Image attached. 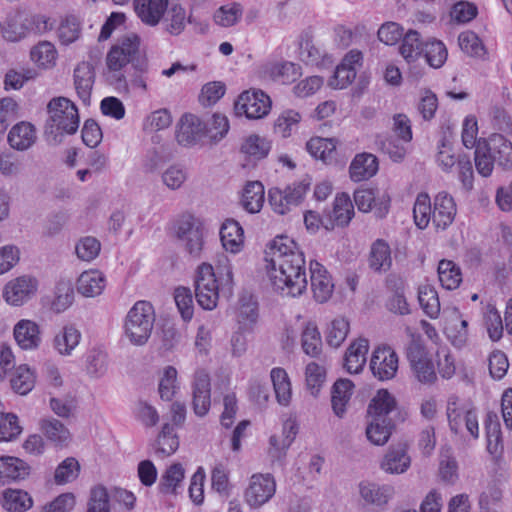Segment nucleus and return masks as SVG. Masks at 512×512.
<instances>
[{
	"label": "nucleus",
	"mask_w": 512,
	"mask_h": 512,
	"mask_svg": "<svg viewBox=\"0 0 512 512\" xmlns=\"http://www.w3.org/2000/svg\"><path fill=\"white\" fill-rule=\"evenodd\" d=\"M269 279L275 290L296 297L307 288L305 258L297 243L288 236H278L266 251Z\"/></svg>",
	"instance_id": "nucleus-1"
},
{
	"label": "nucleus",
	"mask_w": 512,
	"mask_h": 512,
	"mask_svg": "<svg viewBox=\"0 0 512 512\" xmlns=\"http://www.w3.org/2000/svg\"><path fill=\"white\" fill-rule=\"evenodd\" d=\"M494 164L503 170L512 169V142L499 133L479 140L475 150V166L480 175L490 176Z\"/></svg>",
	"instance_id": "nucleus-2"
},
{
	"label": "nucleus",
	"mask_w": 512,
	"mask_h": 512,
	"mask_svg": "<svg viewBox=\"0 0 512 512\" xmlns=\"http://www.w3.org/2000/svg\"><path fill=\"white\" fill-rule=\"evenodd\" d=\"M396 405L394 397L387 390H379L368 406L369 421L366 427L367 439L374 445L388 442L394 427L389 414Z\"/></svg>",
	"instance_id": "nucleus-3"
},
{
	"label": "nucleus",
	"mask_w": 512,
	"mask_h": 512,
	"mask_svg": "<svg viewBox=\"0 0 512 512\" xmlns=\"http://www.w3.org/2000/svg\"><path fill=\"white\" fill-rule=\"evenodd\" d=\"M155 311L145 300L137 301L128 311L124 320V335L135 346H143L152 334Z\"/></svg>",
	"instance_id": "nucleus-4"
},
{
	"label": "nucleus",
	"mask_w": 512,
	"mask_h": 512,
	"mask_svg": "<svg viewBox=\"0 0 512 512\" xmlns=\"http://www.w3.org/2000/svg\"><path fill=\"white\" fill-rule=\"evenodd\" d=\"M49 125L63 134H74L79 128V113L76 105L66 97H54L47 105Z\"/></svg>",
	"instance_id": "nucleus-5"
},
{
	"label": "nucleus",
	"mask_w": 512,
	"mask_h": 512,
	"mask_svg": "<svg viewBox=\"0 0 512 512\" xmlns=\"http://www.w3.org/2000/svg\"><path fill=\"white\" fill-rule=\"evenodd\" d=\"M310 185V179L305 178L284 188H271L268 191V201L272 210L279 215L289 213L303 201Z\"/></svg>",
	"instance_id": "nucleus-6"
},
{
	"label": "nucleus",
	"mask_w": 512,
	"mask_h": 512,
	"mask_svg": "<svg viewBox=\"0 0 512 512\" xmlns=\"http://www.w3.org/2000/svg\"><path fill=\"white\" fill-rule=\"evenodd\" d=\"M176 237L182 242L184 250L192 258L199 259L204 248L203 228L192 214L181 215L175 223Z\"/></svg>",
	"instance_id": "nucleus-7"
},
{
	"label": "nucleus",
	"mask_w": 512,
	"mask_h": 512,
	"mask_svg": "<svg viewBox=\"0 0 512 512\" xmlns=\"http://www.w3.org/2000/svg\"><path fill=\"white\" fill-rule=\"evenodd\" d=\"M276 487L272 474L255 473L244 490V501L251 509H260L274 497Z\"/></svg>",
	"instance_id": "nucleus-8"
},
{
	"label": "nucleus",
	"mask_w": 512,
	"mask_h": 512,
	"mask_svg": "<svg viewBox=\"0 0 512 512\" xmlns=\"http://www.w3.org/2000/svg\"><path fill=\"white\" fill-rule=\"evenodd\" d=\"M272 101L265 92L259 89H250L242 92L234 103L237 116L245 115L248 119H262L271 110Z\"/></svg>",
	"instance_id": "nucleus-9"
},
{
	"label": "nucleus",
	"mask_w": 512,
	"mask_h": 512,
	"mask_svg": "<svg viewBox=\"0 0 512 512\" xmlns=\"http://www.w3.org/2000/svg\"><path fill=\"white\" fill-rule=\"evenodd\" d=\"M198 304L205 310H213L219 299V286L213 267L208 263L199 266L195 281Z\"/></svg>",
	"instance_id": "nucleus-10"
},
{
	"label": "nucleus",
	"mask_w": 512,
	"mask_h": 512,
	"mask_svg": "<svg viewBox=\"0 0 512 512\" xmlns=\"http://www.w3.org/2000/svg\"><path fill=\"white\" fill-rule=\"evenodd\" d=\"M370 369L375 378L380 381L395 377L398 370V356L389 346L377 347L370 359Z\"/></svg>",
	"instance_id": "nucleus-11"
},
{
	"label": "nucleus",
	"mask_w": 512,
	"mask_h": 512,
	"mask_svg": "<svg viewBox=\"0 0 512 512\" xmlns=\"http://www.w3.org/2000/svg\"><path fill=\"white\" fill-rule=\"evenodd\" d=\"M38 288V282L30 276L10 280L3 289L4 300L12 306H21L31 299Z\"/></svg>",
	"instance_id": "nucleus-12"
},
{
	"label": "nucleus",
	"mask_w": 512,
	"mask_h": 512,
	"mask_svg": "<svg viewBox=\"0 0 512 512\" xmlns=\"http://www.w3.org/2000/svg\"><path fill=\"white\" fill-rule=\"evenodd\" d=\"M362 59L360 51H349L336 67L334 75L329 80V86L334 89H344L350 85L357 75V69L361 66Z\"/></svg>",
	"instance_id": "nucleus-13"
},
{
	"label": "nucleus",
	"mask_w": 512,
	"mask_h": 512,
	"mask_svg": "<svg viewBox=\"0 0 512 512\" xmlns=\"http://www.w3.org/2000/svg\"><path fill=\"white\" fill-rule=\"evenodd\" d=\"M432 205V224L437 230L447 229L453 223L457 213L453 197L446 191H441L434 197Z\"/></svg>",
	"instance_id": "nucleus-14"
},
{
	"label": "nucleus",
	"mask_w": 512,
	"mask_h": 512,
	"mask_svg": "<svg viewBox=\"0 0 512 512\" xmlns=\"http://www.w3.org/2000/svg\"><path fill=\"white\" fill-rule=\"evenodd\" d=\"M193 410L196 415L204 416L211 405L210 377L205 370H197L192 384Z\"/></svg>",
	"instance_id": "nucleus-15"
},
{
	"label": "nucleus",
	"mask_w": 512,
	"mask_h": 512,
	"mask_svg": "<svg viewBox=\"0 0 512 512\" xmlns=\"http://www.w3.org/2000/svg\"><path fill=\"white\" fill-rule=\"evenodd\" d=\"M205 136V125L194 114H184L177 126L176 139L182 146H193Z\"/></svg>",
	"instance_id": "nucleus-16"
},
{
	"label": "nucleus",
	"mask_w": 512,
	"mask_h": 512,
	"mask_svg": "<svg viewBox=\"0 0 512 512\" xmlns=\"http://www.w3.org/2000/svg\"><path fill=\"white\" fill-rule=\"evenodd\" d=\"M361 499L375 507H384L394 496V488L388 484H378L371 481H362L358 485Z\"/></svg>",
	"instance_id": "nucleus-17"
},
{
	"label": "nucleus",
	"mask_w": 512,
	"mask_h": 512,
	"mask_svg": "<svg viewBox=\"0 0 512 512\" xmlns=\"http://www.w3.org/2000/svg\"><path fill=\"white\" fill-rule=\"evenodd\" d=\"M13 335L18 346L23 350H35L41 344L39 325L29 319L19 320L14 328Z\"/></svg>",
	"instance_id": "nucleus-18"
},
{
	"label": "nucleus",
	"mask_w": 512,
	"mask_h": 512,
	"mask_svg": "<svg viewBox=\"0 0 512 512\" xmlns=\"http://www.w3.org/2000/svg\"><path fill=\"white\" fill-rule=\"evenodd\" d=\"M311 287L314 298L320 302H326L332 295L334 284L325 267L317 262H310Z\"/></svg>",
	"instance_id": "nucleus-19"
},
{
	"label": "nucleus",
	"mask_w": 512,
	"mask_h": 512,
	"mask_svg": "<svg viewBox=\"0 0 512 512\" xmlns=\"http://www.w3.org/2000/svg\"><path fill=\"white\" fill-rule=\"evenodd\" d=\"M168 0H134V10L145 24L154 27L163 19L168 9Z\"/></svg>",
	"instance_id": "nucleus-20"
},
{
	"label": "nucleus",
	"mask_w": 512,
	"mask_h": 512,
	"mask_svg": "<svg viewBox=\"0 0 512 512\" xmlns=\"http://www.w3.org/2000/svg\"><path fill=\"white\" fill-rule=\"evenodd\" d=\"M354 202L359 211L367 213L373 210L377 218H384L389 211V199L377 200L372 189H357Z\"/></svg>",
	"instance_id": "nucleus-21"
},
{
	"label": "nucleus",
	"mask_w": 512,
	"mask_h": 512,
	"mask_svg": "<svg viewBox=\"0 0 512 512\" xmlns=\"http://www.w3.org/2000/svg\"><path fill=\"white\" fill-rule=\"evenodd\" d=\"M30 14L16 11L10 14L2 27V36L9 42H18L24 39L30 31Z\"/></svg>",
	"instance_id": "nucleus-22"
},
{
	"label": "nucleus",
	"mask_w": 512,
	"mask_h": 512,
	"mask_svg": "<svg viewBox=\"0 0 512 512\" xmlns=\"http://www.w3.org/2000/svg\"><path fill=\"white\" fill-rule=\"evenodd\" d=\"M236 317L239 330L250 332L254 329L259 313L257 300L251 294L245 293L241 295Z\"/></svg>",
	"instance_id": "nucleus-23"
},
{
	"label": "nucleus",
	"mask_w": 512,
	"mask_h": 512,
	"mask_svg": "<svg viewBox=\"0 0 512 512\" xmlns=\"http://www.w3.org/2000/svg\"><path fill=\"white\" fill-rule=\"evenodd\" d=\"M411 459L404 444L391 446L385 454L381 468L389 474H402L410 467Z\"/></svg>",
	"instance_id": "nucleus-24"
},
{
	"label": "nucleus",
	"mask_w": 512,
	"mask_h": 512,
	"mask_svg": "<svg viewBox=\"0 0 512 512\" xmlns=\"http://www.w3.org/2000/svg\"><path fill=\"white\" fill-rule=\"evenodd\" d=\"M94 70L88 62L79 63L74 69V86L83 104L89 105L94 84Z\"/></svg>",
	"instance_id": "nucleus-25"
},
{
	"label": "nucleus",
	"mask_w": 512,
	"mask_h": 512,
	"mask_svg": "<svg viewBox=\"0 0 512 512\" xmlns=\"http://www.w3.org/2000/svg\"><path fill=\"white\" fill-rule=\"evenodd\" d=\"M36 129L29 122H19L14 125L8 134L9 145L18 151L28 150L36 142Z\"/></svg>",
	"instance_id": "nucleus-26"
},
{
	"label": "nucleus",
	"mask_w": 512,
	"mask_h": 512,
	"mask_svg": "<svg viewBox=\"0 0 512 512\" xmlns=\"http://www.w3.org/2000/svg\"><path fill=\"white\" fill-rule=\"evenodd\" d=\"M220 239L226 251L239 253L244 245L243 228L237 221L227 219L220 228Z\"/></svg>",
	"instance_id": "nucleus-27"
},
{
	"label": "nucleus",
	"mask_w": 512,
	"mask_h": 512,
	"mask_svg": "<svg viewBox=\"0 0 512 512\" xmlns=\"http://www.w3.org/2000/svg\"><path fill=\"white\" fill-rule=\"evenodd\" d=\"M484 427L487 439V451L495 457L500 456L503 453L504 444L497 413L489 411L486 414Z\"/></svg>",
	"instance_id": "nucleus-28"
},
{
	"label": "nucleus",
	"mask_w": 512,
	"mask_h": 512,
	"mask_svg": "<svg viewBox=\"0 0 512 512\" xmlns=\"http://www.w3.org/2000/svg\"><path fill=\"white\" fill-rule=\"evenodd\" d=\"M378 159L370 153H362L355 156L349 167L350 177L359 182L373 177L378 171Z\"/></svg>",
	"instance_id": "nucleus-29"
},
{
	"label": "nucleus",
	"mask_w": 512,
	"mask_h": 512,
	"mask_svg": "<svg viewBox=\"0 0 512 512\" xmlns=\"http://www.w3.org/2000/svg\"><path fill=\"white\" fill-rule=\"evenodd\" d=\"M298 433V424L294 419H287L283 424L281 447H278L279 436L272 435L269 439V453L273 459L280 460L285 456L286 451L293 443Z\"/></svg>",
	"instance_id": "nucleus-30"
},
{
	"label": "nucleus",
	"mask_w": 512,
	"mask_h": 512,
	"mask_svg": "<svg viewBox=\"0 0 512 512\" xmlns=\"http://www.w3.org/2000/svg\"><path fill=\"white\" fill-rule=\"evenodd\" d=\"M105 286L106 277L99 270L84 271L77 280V291L85 297H96L102 294Z\"/></svg>",
	"instance_id": "nucleus-31"
},
{
	"label": "nucleus",
	"mask_w": 512,
	"mask_h": 512,
	"mask_svg": "<svg viewBox=\"0 0 512 512\" xmlns=\"http://www.w3.org/2000/svg\"><path fill=\"white\" fill-rule=\"evenodd\" d=\"M368 349V340L363 338H359L350 344L344 358V367L348 373L357 374L362 371L366 363Z\"/></svg>",
	"instance_id": "nucleus-32"
},
{
	"label": "nucleus",
	"mask_w": 512,
	"mask_h": 512,
	"mask_svg": "<svg viewBox=\"0 0 512 512\" xmlns=\"http://www.w3.org/2000/svg\"><path fill=\"white\" fill-rule=\"evenodd\" d=\"M29 474L27 464L16 457L6 456L0 458V484L5 485L12 480L25 478Z\"/></svg>",
	"instance_id": "nucleus-33"
},
{
	"label": "nucleus",
	"mask_w": 512,
	"mask_h": 512,
	"mask_svg": "<svg viewBox=\"0 0 512 512\" xmlns=\"http://www.w3.org/2000/svg\"><path fill=\"white\" fill-rule=\"evenodd\" d=\"M264 73L275 82L290 84L301 76V68L292 62L271 63L265 66Z\"/></svg>",
	"instance_id": "nucleus-34"
},
{
	"label": "nucleus",
	"mask_w": 512,
	"mask_h": 512,
	"mask_svg": "<svg viewBox=\"0 0 512 512\" xmlns=\"http://www.w3.org/2000/svg\"><path fill=\"white\" fill-rule=\"evenodd\" d=\"M179 447V439L174 432V427L165 423L153 445L154 453L159 458H166L176 452Z\"/></svg>",
	"instance_id": "nucleus-35"
},
{
	"label": "nucleus",
	"mask_w": 512,
	"mask_h": 512,
	"mask_svg": "<svg viewBox=\"0 0 512 512\" xmlns=\"http://www.w3.org/2000/svg\"><path fill=\"white\" fill-rule=\"evenodd\" d=\"M354 384L348 379L337 380L332 387V408L338 417H342L346 412V406L352 395Z\"/></svg>",
	"instance_id": "nucleus-36"
},
{
	"label": "nucleus",
	"mask_w": 512,
	"mask_h": 512,
	"mask_svg": "<svg viewBox=\"0 0 512 512\" xmlns=\"http://www.w3.org/2000/svg\"><path fill=\"white\" fill-rule=\"evenodd\" d=\"M81 339L80 331L72 325H67L55 336L54 348L61 355H71Z\"/></svg>",
	"instance_id": "nucleus-37"
},
{
	"label": "nucleus",
	"mask_w": 512,
	"mask_h": 512,
	"mask_svg": "<svg viewBox=\"0 0 512 512\" xmlns=\"http://www.w3.org/2000/svg\"><path fill=\"white\" fill-rule=\"evenodd\" d=\"M243 208L249 213H258L264 203V186L259 181L247 183L241 200Z\"/></svg>",
	"instance_id": "nucleus-38"
},
{
	"label": "nucleus",
	"mask_w": 512,
	"mask_h": 512,
	"mask_svg": "<svg viewBox=\"0 0 512 512\" xmlns=\"http://www.w3.org/2000/svg\"><path fill=\"white\" fill-rule=\"evenodd\" d=\"M432 215L433 205L430 196L425 192L419 193L416 196L413 206V219L415 225L421 230L426 229L432 221Z\"/></svg>",
	"instance_id": "nucleus-39"
},
{
	"label": "nucleus",
	"mask_w": 512,
	"mask_h": 512,
	"mask_svg": "<svg viewBox=\"0 0 512 512\" xmlns=\"http://www.w3.org/2000/svg\"><path fill=\"white\" fill-rule=\"evenodd\" d=\"M390 246L383 239H377L371 246L369 265L374 271L388 270L391 266Z\"/></svg>",
	"instance_id": "nucleus-40"
},
{
	"label": "nucleus",
	"mask_w": 512,
	"mask_h": 512,
	"mask_svg": "<svg viewBox=\"0 0 512 512\" xmlns=\"http://www.w3.org/2000/svg\"><path fill=\"white\" fill-rule=\"evenodd\" d=\"M270 377L278 403L287 406L292 396L291 383L287 372L279 367L273 368Z\"/></svg>",
	"instance_id": "nucleus-41"
},
{
	"label": "nucleus",
	"mask_w": 512,
	"mask_h": 512,
	"mask_svg": "<svg viewBox=\"0 0 512 512\" xmlns=\"http://www.w3.org/2000/svg\"><path fill=\"white\" fill-rule=\"evenodd\" d=\"M30 495L18 489H6L3 492V507L9 512H25L32 507Z\"/></svg>",
	"instance_id": "nucleus-42"
},
{
	"label": "nucleus",
	"mask_w": 512,
	"mask_h": 512,
	"mask_svg": "<svg viewBox=\"0 0 512 512\" xmlns=\"http://www.w3.org/2000/svg\"><path fill=\"white\" fill-rule=\"evenodd\" d=\"M438 277L443 288L454 290L462 282L460 268L451 260L443 259L438 264Z\"/></svg>",
	"instance_id": "nucleus-43"
},
{
	"label": "nucleus",
	"mask_w": 512,
	"mask_h": 512,
	"mask_svg": "<svg viewBox=\"0 0 512 512\" xmlns=\"http://www.w3.org/2000/svg\"><path fill=\"white\" fill-rule=\"evenodd\" d=\"M85 368L89 376L100 378L108 370V355L101 348L90 349L85 358Z\"/></svg>",
	"instance_id": "nucleus-44"
},
{
	"label": "nucleus",
	"mask_w": 512,
	"mask_h": 512,
	"mask_svg": "<svg viewBox=\"0 0 512 512\" xmlns=\"http://www.w3.org/2000/svg\"><path fill=\"white\" fill-rule=\"evenodd\" d=\"M424 43L417 31L409 30L403 37L400 54L408 63L414 62L423 54Z\"/></svg>",
	"instance_id": "nucleus-45"
},
{
	"label": "nucleus",
	"mask_w": 512,
	"mask_h": 512,
	"mask_svg": "<svg viewBox=\"0 0 512 512\" xmlns=\"http://www.w3.org/2000/svg\"><path fill=\"white\" fill-rule=\"evenodd\" d=\"M41 430L45 436L56 445L64 446L70 441L71 435L69 430L57 419H43L41 421Z\"/></svg>",
	"instance_id": "nucleus-46"
},
{
	"label": "nucleus",
	"mask_w": 512,
	"mask_h": 512,
	"mask_svg": "<svg viewBox=\"0 0 512 512\" xmlns=\"http://www.w3.org/2000/svg\"><path fill=\"white\" fill-rule=\"evenodd\" d=\"M190 18L186 16V11L181 5H173L167 9V15L163 17V24L165 31L169 34L177 36L180 35Z\"/></svg>",
	"instance_id": "nucleus-47"
},
{
	"label": "nucleus",
	"mask_w": 512,
	"mask_h": 512,
	"mask_svg": "<svg viewBox=\"0 0 512 512\" xmlns=\"http://www.w3.org/2000/svg\"><path fill=\"white\" fill-rule=\"evenodd\" d=\"M422 55L431 67L440 68L446 62L448 52L442 41L432 38L425 41Z\"/></svg>",
	"instance_id": "nucleus-48"
},
{
	"label": "nucleus",
	"mask_w": 512,
	"mask_h": 512,
	"mask_svg": "<svg viewBox=\"0 0 512 512\" xmlns=\"http://www.w3.org/2000/svg\"><path fill=\"white\" fill-rule=\"evenodd\" d=\"M185 470L180 463H174L167 468L161 477L160 490L166 494H177L184 479Z\"/></svg>",
	"instance_id": "nucleus-49"
},
{
	"label": "nucleus",
	"mask_w": 512,
	"mask_h": 512,
	"mask_svg": "<svg viewBox=\"0 0 512 512\" xmlns=\"http://www.w3.org/2000/svg\"><path fill=\"white\" fill-rule=\"evenodd\" d=\"M301 345L305 354L318 357L322 350L321 336L314 323H307L301 334Z\"/></svg>",
	"instance_id": "nucleus-50"
},
{
	"label": "nucleus",
	"mask_w": 512,
	"mask_h": 512,
	"mask_svg": "<svg viewBox=\"0 0 512 512\" xmlns=\"http://www.w3.org/2000/svg\"><path fill=\"white\" fill-rule=\"evenodd\" d=\"M419 304L427 316L432 319L440 313V302L437 291L430 285H423L418 291Z\"/></svg>",
	"instance_id": "nucleus-51"
},
{
	"label": "nucleus",
	"mask_w": 512,
	"mask_h": 512,
	"mask_svg": "<svg viewBox=\"0 0 512 512\" xmlns=\"http://www.w3.org/2000/svg\"><path fill=\"white\" fill-rule=\"evenodd\" d=\"M405 142L394 135L381 136L377 140L379 149L394 162H400L406 155Z\"/></svg>",
	"instance_id": "nucleus-52"
},
{
	"label": "nucleus",
	"mask_w": 512,
	"mask_h": 512,
	"mask_svg": "<svg viewBox=\"0 0 512 512\" xmlns=\"http://www.w3.org/2000/svg\"><path fill=\"white\" fill-rule=\"evenodd\" d=\"M271 149L270 142L259 135L248 136L241 145V152L254 159L266 157Z\"/></svg>",
	"instance_id": "nucleus-53"
},
{
	"label": "nucleus",
	"mask_w": 512,
	"mask_h": 512,
	"mask_svg": "<svg viewBox=\"0 0 512 512\" xmlns=\"http://www.w3.org/2000/svg\"><path fill=\"white\" fill-rule=\"evenodd\" d=\"M354 215V208L348 194L337 195L334 200L333 218L338 226H346Z\"/></svg>",
	"instance_id": "nucleus-54"
},
{
	"label": "nucleus",
	"mask_w": 512,
	"mask_h": 512,
	"mask_svg": "<svg viewBox=\"0 0 512 512\" xmlns=\"http://www.w3.org/2000/svg\"><path fill=\"white\" fill-rule=\"evenodd\" d=\"M10 383L14 392L19 395H26L33 389L35 378L32 371L23 365L15 370Z\"/></svg>",
	"instance_id": "nucleus-55"
},
{
	"label": "nucleus",
	"mask_w": 512,
	"mask_h": 512,
	"mask_svg": "<svg viewBox=\"0 0 512 512\" xmlns=\"http://www.w3.org/2000/svg\"><path fill=\"white\" fill-rule=\"evenodd\" d=\"M204 125L205 136L214 143L222 140L229 131V121L225 115L220 113L213 114L211 119L204 123Z\"/></svg>",
	"instance_id": "nucleus-56"
},
{
	"label": "nucleus",
	"mask_w": 512,
	"mask_h": 512,
	"mask_svg": "<svg viewBox=\"0 0 512 512\" xmlns=\"http://www.w3.org/2000/svg\"><path fill=\"white\" fill-rule=\"evenodd\" d=\"M458 41L461 50L471 57L483 58L486 54L482 41L473 31L462 32Z\"/></svg>",
	"instance_id": "nucleus-57"
},
{
	"label": "nucleus",
	"mask_w": 512,
	"mask_h": 512,
	"mask_svg": "<svg viewBox=\"0 0 512 512\" xmlns=\"http://www.w3.org/2000/svg\"><path fill=\"white\" fill-rule=\"evenodd\" d=\"M301 115L295 110L283 111L274 123V131L283 138L289 137L297 128Z\"/></svg>",
	"instance_id": "nucleus-58"
},
{
	"label": "nucleus",
	"mask_w": 512,
	"mask_h": 512,
	"mask_svg": "<svg viewBox=\"0 0 512 512\" xmlns=\"http://www.w3.org/2000/svg\"><path fill=\"white\" fill-rule=\"evenodd\" d=\"M86 512H110L109 493L103 485L91 488Z\"/></svg>",
	"instance_id": "nucleus-59"
},
{
	"label": "nucleus",
	"mask_w": 512,
	"mask_h": 512,
	"mask_svg": "<svg viewBox=\"0 0 512 512\" xmlns=\"http://www.w3.org/2000/svg\"><path fill=\"white\" fill-rule=\"evenodd\" d=\"M81 34L80 23L77 18L70 16L63 19L57 29V35L62 45H70L75 42Z\"/></svg>",
	"instance_id": "nucleus-60"
},
{
	"label": "nucleus",
	"mask_w": 512,
	"mask_h": 512,
	"mask_svg": "<svg viewBox=\"0 0 512 512\" xmlns=\"http://www.w3.org/2000/svg\"><path fill=\"white\" fill-rule=\"evenodd\" d=\"M307 151L315 158L326 161L336 149L334 139L314 137L306 144Z\"/></svg>",
	"instance_id": "nucleus-61"
},
{
	"label": "nucleus",
	"mask_w": 512,
	"mask_h": 512,
	"mask_svg": "<svg viewBox=\"0 0 512 512\" xmlns=\"http://www.w3.org/2000/svg\"><path fill=\"white\" fill-rule=\"evenodd\" d=\"M187 178V170L179 164L170 165L161 175L163 184L170 190L180 189Z\"/></svg>",
	"instance_id": "nucleus-62"
},
{
	"label": "nucleus",
	"mask_w": 512,
	"mask_h": 512,
	"mask_svg": "<svg viewBox=\"0 0 512 512\" xmlns=\"http://www.w3.org/2000/svg\"><path fill=\"white\" fill-rule=\"evenodd\" d=\"M349 332V322L344 318L334 319L327 328L326 341L334 348L339 347Z\"/></svg>",
	"instance_id": "nucleus-63"
},
{
	"label": "nucleus",
	"mask_w": 512,
	"mask_h": 512,
	"mask_svg": "<svg viewBox=\"0 0 512 512\" xmlns=\"http://www.w3.org/2000/svg\"><path fill=\"white\" fill-rule=\"evenodd\" d=\"M75 251L80 260L90 262L99 255L101 244L95 237L86 236L77 242Z\"/></svg>",
	"instance_id": "nucleus-64"
}]
</instances>
